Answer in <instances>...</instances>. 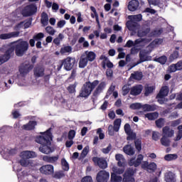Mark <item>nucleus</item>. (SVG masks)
Returning a JSON list of instances; mask_svg holds the SVG:
<instances>
[{"mask_svg": "<svg viewBox=\"0 0 182 182\" xmlns=\"http://www.w3.org/2000/svg\"><path fill=\"white\" fill-rule=\"evenodd\" d=\"M33 69V65L28 63H23L18 69L19 74H17L15 79L10 78L7 82H4L6 89H11L14 83H17L18 86H26L25 82V76H26L31 70Z\"/></svg>", "mask_w": 182, "mask_h": 182, "instance_id": "nucleus-1", "label": "nucleus"}, {"mask_svg": "<svg viewBox=\"0 0 182 182\" xmlns=\"http://www.w3.org/2000/svg\"><path fill=\"white\" fill-rule=\"evenodd\" d=\"M50 140H52V133L50 129H48L46 132H41V135L36 137V143L41 144L39 147V151L43 154H50L53 152V148L51 146Z\"/></svg>", "mask_w": 182, "mask_h": 182, "instance_id": "nucleus-2", "label": "nucleus"}, {"mask_svg": "<svg viewBox=\"0 0 182 182\" xmlns=\"http://www.w3.org/2000/svg\"><path fill=\"white\" fill-rule=\"evenodd\" d=\"M128 21L127 22V28H128L129 31H130L132 33V35H134V33H136L139 38H143V36H146L147 33L150 32V28H146L145 31L140 30V25H139V23L141 19H143V16L141 14H137V15H132L128 16Z\"/></svg>", "mask_w": 182, "mask_h": 182, "instance_id": "nucleus-3", "label": "nucleus"}, {"mask_svg": "<svg viewBox=\"0 0 182 182\" xmlns=\"http://www.w3.org/2000/svg\"><path fill=\"white\" fill-rule=\"evenodd\" d=\"M11 48H13V53L14 50H15L16 56H23V55H25V53H26L29 49V43L20 39L12 43L7 49H11Z\"/></svg>", "mask_w": 182, "mask_h": 182, "instance_id": "nucleus-4", "label": "nucleus"}, {"mask_svg": "<svg viewBox=\"0 0 182 182\" xmlns=\"http://www.w3.org/2000/svg\"><path fill=\"white\" fill-rule=\"evenodd\" d=\"M38 154L33 151H24L20 153V161L19 164L22 167H33L35 164L33 161L29 160L28 159H35Z\"/></svg>", "mask_w": 182, "mask_h": 182, "instance_id": "nucleus-5", "label": "nucleus"}, {"mask_svg": "<svg viewBox=\"0 0 182 182\" xmlns=\"http://www.w3.org/2000/svg\"><path fill=\"white\" fill-rule=\"evenodd\" d=\"M99 85V80H95L92 82H85L80 92V97H88L93 91V89Z\"/></svg>", "mask_w": 182, "mask_h": 182, "instance_id": "nucleus-6", "label": "nucleus"}, {"mask_svg": "<svg viewBox=\"0 0 182 182\" xmlns=\"http://www.w3.org/2000/svg\"><path fill=\"white\" fill-rule=\"evenodd\" d=\"M112 170L113 173H111L110 182H122L123 178H122L120 176H118L117 174H123V173H124V168L113 166Z\"/></svg>", "mask_w": 182, "mask_h": 182, "instance_id": "nucleus-7", "label": "nucleus"}, {"mask_svg": "<svg viewBox=\"0 0 182 182\" xmlns=\"http://www.w3.org/2000/svg\"><path fill=\"white\" fill-rule=\"evenodd\" d=\"M149 42H151V38H139L136 39L134 42L132 40H129L125 44V48H132V46H143L144 43H149Z\"/></svg>", "mask_w": 182, "mask_h": 182, "instance_id": "nucleus-8", "label": "nucleus"}, {"mask_svg": "<svg viewBox=\"0 0 182 182\" xmlns=\"http://www.w3.org/2000/svg\"><path fill=\"white\" fill-rule=\"evenodd\" d=\"M38 11V7L35 4H30L23 8L21 11L23 16H32Z\"/></svg>", "mask_w": 182, "mask_h": 182, "instance_id": "nucleus-9", "label": "nucleus"}, {"mask_svg": "<svg viewBox=\"0 0 182 182\" xmlns=\"http://www.w3.org/2000/svg\"><path fill=\"white\" fill-rule=\"evenodd\" d=\"M75 63H76V59L72 57H68L63 60L62 65H63L65 70H72V69H73V66H75Z\"/></svg>", "mask_w": 182, "mask_h": 182, "instance_id": "nucleus-10", "label": "nucleus"}, {"mask_svg": "<svg viewBox=\"0 0 182 182\" xmlns=\"http://www.w3.org/2000/svg\"><path fill=\"white\" fill-rule=\"evenodd\" d=\"M16 153H18V149L16 148H4L0 149V154H1L4 159H8L9 156H14V154H16Z\"/></svg>", "mask_w": 182, "mask_h": 182, "instance_id": "nucleus-11", "label": "nucleus"}, {"mask_svg": "<svg viewBox=\"0 0 182 182\" xmlns=\"http://www.w3.org/2000/svg\"><path fill=\"white\" fill-rule=\"evenodd\" d=\"M110 178V173L106 171H100L97 175V182H107Z\"/></svg>", "mask_w": 182, "mask_h": 182, "instance_id": "nucleus-12", "label": "nucleus"}, {"mask_svg": "<svg viewBox=\"0 0 182 182\" xmlns=\"http://www.w3.org/2000/svg\"><path fill=\"white\" fill-rule=\"evenodd\" d=\"M134 170L129 168L127 170L124 174V178L122 179L123 182H135L134 178Z\"/></svg>", "mask_w": 182, "mask_h": 182, "instance_id": "nucleus-13", "label": "nucleus"}, {"mask_svg": "<svg viewBox=\"0 0 182 182\" xmlns=\"http://www.w3.org/2000/svg\"><path fill=\"white\" fill-rule=\"evenodd\" d=\"M147 60H151V57L149 56L146 52L144 51H140L139 53V60L134 64L130 69H133L135 66H137V65H140V63H143V62H147Z\"/></svg>", "mask_w": 182, "mask_h": 182, "instance_id": "nucleus-14", "label": "nucleus"}, {"mask_svg": "<svg viewBox=\"0 0 182 182\" xmlns=\"http://www.w3.org/2000/svg\"><path fill=\"white\" fill-rule=\"evenodd\" d=\"M141 167L144 168V170H147L149 173H153V171H156L157 169V164H156L154 162L149 164L148 161H143L141 164Z\"/></svg>", "mask_w": 182, "mask_h": 182, "instance_id": "nucleus-15", "label": "nucleus"}, {"mask_svg": "<svg viewBox=\"0 0 182 182\" xmlns=\"http://www.w3.org/2000/svg\"><path fill=\"white\" fill-rule=\"evenodd\" d=\"M11 55H14L13 48H10L9 49H7L4 55L0 56V65H2V63H5V62H8V60L11 59Z\"/></svg>", "mask_w": 182, "mask_h": 182, "instance_id": "nucleus-16", "label": "nucleus"}, {"mask_svg": "<svg viewBox=\"0 0 182 182\" xmlns=\"http://www.w3.org/2000/svg\"><path fill=\"white\" fill-rule=\"evenodd\" d=\"M40 172L42 174H46V176H50L54 172L53 166L50 164L44 165L40 168Z\"/></svg>", "mask_w": 182, "mask_h": 182, "instance_id": "nucleus-17", "label": "nucleus"}, {"mask_svg": "<svg viewBox=\"0 0 182 182\" xmlns=\"http://www.w3.org/2000/svg\"><path fill=\"white\" fill-rule=\"evenodd\" d=\"M13 170H14V171L17 172V177H18V180H22V178H23V177H25V176H26V172H25V171H22V172L19 173L22 170V166L20 165L19 163L15 164L14 165Z\"/></svg>", "mask_w": 182, "mask_h": 182, "instance_id": "nucleus-18", "label": "nucleus"}, {"mask_svg": "<svg viewBox=\"0 0 182 182\" xmlns=\"http://www.w3.org/2000/svg\"><path fill=\"white\" fill-rule=\"evenodd\" d=\"M92 161L97 164L100 168H107V161L103 158L94 157Z\"/></svg>", "mask_w": 182, "mask_h": 182, "instance_id": "nucleus-19", "label": "nucleus"}, {"mask_svg": "<svg viewBox=\"0 0 182 182\" xmlns=\"http://www.w3.org/2000/svg\"><path fill=\"white\" fill-rule=\"evenodd\" d=\"M177 70H182V60H179L176 64H172L168 68V72L174 73Z\"/></svg>", "mask_w": 182, "mask_h": 182, "instance_id": "nucleus-20", "label": "nucleus"}, {"mask_svg": "<svg viewBox=\"0 0 182 182\" xmlns=\"http://www.w3.org/2000/svg\"><path fill=\"white\" fill-rule=\"evenodd\" d=\"M143 159H144V156L142 154H139L138 155L136 160L135 159H131L129 164V166H134V167H139V166L141 164Z\"/></svg>", "mask_w": 182, "mask_h": 182, "instance_id": "nucleus-21", "label": "nucleus"}, {"mask_svg": "<svg viewBox=\"0 0 182 182\" xmlns=\"http://www.w3.org/2000/svg\"><path fill=\"white\" fill-rule=\"evenodd\" d=\"M19 31H14L11 33H2L0 34V39L1 40H6V39H11V38H18L19 36Z\"/></svg>", "mask_w": 182, "mask_h": 182, "instance_id": "nucleus-22", "label": "nucleus"}, {"mask_svg": "<svg viewBox=\"0 0 182 182\" xmlns=\"http://www.w3.org/2000/svg\"><path fill=\"white\" fill-rule=\"evenodd\" d=\"M143 86L141 85L134 86L131 88L130 95L132 96H137L141 93Z\"/></svg>", "mask_w": 182, "mask_h": 182, "instance_id": "nucleus-23", "label": "nucleus"}, {"mask_svg": "<svg viewBox=\"0 0 182 182\" xmlns=\"http://www.w3.org/2000/svg\"><path fill=\"white\" fill-rule=\"evenodd\" d=\"M139 1L137 0H132L129 1L128 5V9L129 11H131V12H134V11H137V8H139Z\"/></svg>", "mask_w": 182, "mask_h": 182, "instance_id": "nucleus-24", "label": "nucleus"}, {"mask_svg": "<svg viewBox=\"0 0 182 182\" xmlns=\"http://www.w3.org/2000/svg\"><path fill=\"white\" fill-rule=\"evenodd\" d=\"M43 161H46V163H56L58 160H59V156H43Z\"/></svg>", "mask_w": 182, "mask_h": 182, "instance_id": "nucleus-25", "label": "nucleus"}, {"mask_svg": "<svg viewBox=\"0 0 182 182\" xmlns=\"http://www.w3.org/2000/svg\"><path fill=\"white\" fill-rule=\"evenodd\" d=\"M85 58L88 62H93L96 59V53L93 51L87 50L85 52Z\"/></svg>", "mask_w": 182, "mask_h": 182, "instance_id": "nucleus-26", "label": "nucleus"}, {"mask_svg": "<svg viewBox=\"0 0 182 182\" xmlns=\"http://www.w3.org/2000/svg\"><path fill=\"white\" fill-rule=\"evenodd\" d=\"M115 159L117 160V161H118L119 167H124L126 163V159H124V156H123L122 154H116Z\"/></svg>", "mask_w": 182, "mask_h": 182, "instance_id": "nucleus-27", "label": "nucleus"}, {"mask_svg": "<svg viewBox=\"0 0 182 182\" xmlns=\"http://www.w3.org/2000/svg\"><path fill=\"white\" fill-rule=\"evenodd\" d=\"M124 132L128 136H129L130 139H136V133L132 131V129L130 128V124H126L124 125Z\"/></svg>", "mask_w": 182, "mask_h": 182, "instance_id": "nucleus-28", "label": "nucleus"}, {"mask_svg": "<svg viewBox=\"0 0 182 182\" xmlns=\"http://www.w3.org/2000/svg\"><path fill=\"white\" fill-rule=\"evenodd\" d=\"M162 132L165 137H173L174 136V130L171 129L168 127H164Z\"/></svg>", "mask_w": 182, "mask_h": 182, "instance_id": "nucleus-29", "label": "nucleus"}, {"mask_svg": "<svg viewBox=\"0 0 182 182\" xmlns=\"http://www.w3.org/2000/svg\"><path fill=\"white\" fill-rule=\"evenodd\" d=\"M105 87H106V82H102L100 84H99V85L95 90L94 96H97V95H100V93H102V92L105 90Z\"/></svg>", "mask_w": 182, "mask_h": 182, "instance_id": "nucleus-30", "label": "nucleus"}, {"mask_svg": "<svg viewBox=\"0 0 182 182\" xmlns=\"http://www.w3.org/2000/svg\"><path fill=\"white\" fill-rule=\"evenodd\" d=\"M141 109L144 112H154L157 107L154 105L145 104L142 105Z\"/></svg>", "mask_w": 182, "mask_h": 182, "instance_id": "nucleus-31", "label": "nucleus"}, {"mask_svg": "<svg viewBox=\"0 0 182 182\" xmlns=\"http://www.w3.org/2000/svg\"><path fill=\"white\" fill-rule=\"evenodd\" d=\"M167 95H168V87L164 86L162 87L156 97H160L161 99H163V97H166Z\"/></svg>", "mask_w": 182, "mask_h": 182, "instance_id": "nucleus-32", "label": "nucleus"}, {"mask_svg": "<svg viewBox=\"0 0 182 182\" xmlns=\"http://www.w3.org/2000/svg\"><path fill=\"white\" fill-rule=\"evenodd\" d=\"M163 43V39L162 38H156L148 46V48H150L151 49H154V48H157V46H160Z\"/></svg>", "mask_w": 182, "mask_h": 182, "instance_id": "nucleus-33", "label": "nucleus"}, {"mask_svg": "<svg viewBox=\"0 0 182 182\" xmlns=\"http://www.w3.org/2000/svg\"><path fill=\"white\" fill-rule=\"evenodd\" d=\"M37 123L35 121H30L27 124H24L22 126V129L23 130H33L35 129V126H36Z\"/></svg>", "mask_w": 182, "mask_h": 182, "instance_id": "nucleus-34", "label": "nucleus"}, {"mask_svg": "<svg viewBox=\"0 0 182 182\" xmlns=\"http://www.w3.org/2000/svg\"><path fill=\"white\" fill-rule=\"evenodd\" d=\"M129 79H131V80L133 79L134 80H141V79H143V73L139 71L134 72L131 74Z\"/></svg>", "mask_w": 182, "mask_h": 182, "instance_id": "nucleus-35", "label": "nucleus"}, {"mask_svg": "<svg viewBox=\"0 0 182 182\" xmlns=\"http://www.w3.org/2000/svg\"><path fill=\"white\" fill-rule=\"evenodd\" d=\"M165 181L166 182H176V176L173 172H168L165 174Z\"/></svg>", "mask_w": 182, "mask_h": 182, "instance_id": "nucleus-36", "label": "nucleus"}, {"mask_svg": "<svg viewBox=\"0 0 182 182\" xmlns=\"http://www.w3.org/2000/svg\"><path fill=\"white\" fill-rule=\"evenodd\" d=\"M124 152L128 156H133L134 154V149L131 145H127L123 148Z\"/></svg>", "mask_w": 182, "mask_h": 182, "instance_id": "nucleus-37", "label": "nucleus"}, {"mask_svg": "<svg viewBox=\"0 0 182 182\" xmlns=\"http://www.w3.org/2000/svg\"><path fill=\"white\" fill-rule=\"evenodd\" d=\"M41 23L43 26H47L49 23V16L46 13H42L41 14Z\"/></svg>", "mask_w": 182, "mask_h": 182, "instance_id": "nucleus-38", "label": "nucleus"}, {"mask_svg": "<svg viewBox=\"0 0 182 182\" xmlns=\"http://www.w3.org/2000/svg\"><path fill=\"white\" fill-rule=\"evenodd\" d=\"M145 117L148 119V120H156L157 117H159L158 112H149L145 114Z\"/></svg>", "mask_w": 182, "mask_h": 182, "instance_id": "nucleus-39", "label": "nucleus"}, {"mask_svg": "<svg viewBox=\"0 0 182 182\" xmlns=\"http://www.w3.org/2000/svg\"><path fill=\"white\" fill-rule=\"evenodd\" d=\"M29 26H31V22H21L16 26V29H21V28H23V29H27Z\"/></svg>", "mask_w": 182, "mask_h": 182, "instance_id": "nucleus-40", "label": "nucleus"}, {"mask_svg": "<svg viewBox=\"0 0 182 182\" xmlns=\"http://www.w3.org/2000/svg\"><path fill=\"white\" fill-rule=\"evenodd\" d=\"M120 126H122V119L118 118L114 121V132H119L120 130Z\"/></svg>", "mask_w": 182, "mask_h": 182, "instance_id": "nucleus-41", "label": "nucleus"}, {"mask_svg": "<svg viewBox=\"0 0 182 182\" xmlns=\"http://www.w3.org/2000/svg\"><path fill=\"white\" fill-rule=\"evenodd\" d=\"M44 70L43 68H36L34 70V75L36 77H41L44 75Z\"/></svg>", "mask_w": 182, "mask_h": 182, "instance_id": "nucleus-42", "label": "nucleus"}, {"mask_svg": "<svg viewBox=\"0 0 182 182\" xmlns=\"http://www.w3.org/2000/svg\"><path fill=\"white\" fill-rule=\"evenodd\" d=\"M88 62L89 61L86 59V58L82 55L79 62V68H86V66H87Z\"/></svg>", "mask_w": 182, "mask_h": 182, "instance_id": "nucleus-43", "label": "nucleus"}, {"mask_svg": "<svg viewBox=\"0 0 182 182\" xmlns=\"http://www.w3.org/2000/svg\"><path fill=\"white\" fill-rule=\"evenodd\" d=\"M178 51L174 50L170 55H169V62H174L176 59H178Z\"/></svg>", "mask_w": 182, "mask_h": 182, "instance_id": "nucleus-44", "label": "nucleus"}, {"mask_svg": "<svg viewBox=\"0 0 182 182\" xmlns=\"http://www.w3.org/2000/svg\"><path fill=\"white\" fill-rule=\"evenodd\" d=\"M61 167L64 171H69V163H68L66 159H61Z\"/></svg>", "mask_w": 182, "mask_h": 182, "instance_id": "nucleus-45", "label": "nucleus"}, {"mask_svg": "<svg viewBox=\"0 0 182 182\" xmlns=\"http://www.w3.org/2000/svg\"><path fill=\"white\" fill-rule=\"evenodd\" d=\"M154 60L155 62L161 63V65H165L166 62H167V57L166 55H162L161 57L156 58Z\"/></svg>", "mask_w": 182, "mask_h": 182, "instance_id": "nucleus-46", "label": "nucleus"}, {"mask_svg": "<svg viewBox=\"0 0 182 182\" xmlns=\"http://www.w3.org/2000/svg\"><path fill=\"white\" fill-rule=\"evenodd\" d=\"M178 156H177V154H166L165 156H164V159L165 160H166V161H171L173 160H176V159L178 158Z\"/></svg>", "mask_w": 182, "mask_h": 182, "instance_id": "nucleus-47", "label": "nucleus"}, {"mask_svg": "<svg viewBox=\"0 0 182 182\" xmlns=\"http://www.w3.org/2000/svg\"><path fill=\"white\" fill-rule=\"evenodd\" d=\"M154 89H156V86H146L145 87V96H149L151 93H153L154 91Z\"/></svg>", "mask_w": 182, "mask_h": 182, "instance_id": "nucleus-48", "label": "nucleus"}, {"mask_svg": "<svg viewBox=\"0 0 182 182\" xmlns=\"http://www.w3.org/2000/svg\"><path fill=\"white\" fill-rule=\"evenodd\" d=\"M161 143L162 146H165V147H168L170 146V139L165 136L161 139Z\"/></svg>", "mask_w": 182, "mask_h": 182, "instance_id": "nucleus-49", "label": "nucleus"}, {"mask_svg": "<svg viewBox=\"0 0 182 182\" xmlns=\"http://www.w3.org/2000/svg\"><path fill=\"white\" fill-rule=\"evenodd\" d=\"M71 52H72V47L69 46L63 47L60 50V53H62L63 55L65 53H70Z\"/></svg>", "mask_w": 182, "mask_h": 182, "instance_id": "nucleus-50", "label": "nucleus"}, {"mask_svg": "<svg viewBox=\"0 0 182 182\" xmlns=\"http://www.w3.org/2000/svg\"><path fill=\"white\" fill-rule=\"evenodd\" d=\"M164 123H166V121L163 118H160L156 121V125L159 129H161L164 126Z\"/></svg>", "mask_w": 182, "mask_h": 182, "instance_id": "nucleus-51", "label": "nucleus"}, {"mask_svg": "<svg viewBox=\"0 0 182 182\" xmlns=\"http://www.w3.org/2000/svg\"><path fill=\"white\" fill-rule=\"evenodd\" d=\"M46 32H47L48 35H51L52 36H53V35L56 33V30H55V28H53V27L52 26H47L46 28Z\"/></svg>", "mask_w": 182, "mask_h": 182, "instance_id": "nucleus-52", "label": "nucleus"}, {"mask_svg": "<svg viewBox=\"0 0 182 182\" xmlns=\"http://www.w3.org/2000/svg\"><path fill=\"white\" fill-rule=\"evenodd\" d=\"M141 107L142 105L139 102L133 103L130 105V109H132L133 110H138L139 109H141Z\"/></svg>", "mask_w": 182, "mask_h": 182, "instance_id": "nucleus-53", "label": "nucleus"}, {"mask_svg": "<svg viewBox=\"0 0 182 182\" xmlns=\"http://www.w3.org/2000/svg\"><path fill=\"white\" fill-rule=\"evenodd\" d=\"M163 33V30L161 28L154 30L151 34L150 36H159V35H161Z\"/></svg>", "mask_w": 182, "mask_h": 182, "instance_id": "nucleus-54", "label": "nucleus"}, {"mask_svg": "<svg viewBox=\"0 0 182 182\" xmlns=\"http://www.w3.org/2000/svg\"><path fill=\"white\" fill-rule=\"evenodd\" d=\"M134 143L136 150H138V151H141V141L137 139Z\"/></svg>", "mask_w": 182, "mask_h": 182, "instance_id": "nucleus-55", "label": "nucleus"}, {"mask_svg": "<svg viewBox=\"0 0 182 182\" xmlns=\"http://www.w3.org/2000/svg\"><path fill=\"white\" fill-rule=\"evenodd\" d=\"M129 92H130V87H129V85H124L122 87L123 96H126V95H127V93H129Z\"/></svg>", "mask_w": 182, "mask_h": 182, "instance_id": "nucleus-56", "label": "nucleus"}, {"mask_svg": "<svg viewBox=\"0 0 182 182\" xmlns=\"http://www.w3.org/2000/svg\"><path fill=\"white\" fill-rule=\"evenodd\" d=\"M114 127L113 125L110 124L108 127V134L109 136H114Z\"/></svg>", "mask_w": 182, "mask_h": 182, "instance_id": "nucleus-57", "label": "nucleus"}, {"mask_svg": "<svg viewBox=\"0 0 182 182\" xmlns=\"http://www.w3.org/2000/svg\"><path fill=\"white\" fill-rule=\"evenodd\" d=\"M76 136V132L75 130H70L68 133V139L69 140H73L75 136Z\"/></svg>", "mask_w": 182, "mask_h": 182, "instance_id": "nucleus-58", "label": "nucleus"}, {"mask_svg": "<svg viewBox=\"0 0 182 182\" xmlns=\"http://www.w3.org/2000/svg\"><path fill=\"white\" fill-rule=\"evenodd\" d=\"M89 146H86L81 153V156L84 158L85 156H87V153H89Z\"/></svg>", "mask_w": 182, "mask_h": 182, "instance_id": "nucleus-59", "label": "nucleus"}, {"mask_svg": "<svg viewBox=\"0 0 182 182\" xmlns=\"http://www.w3.org/2000/svg\"><path fill=\"white\" fill-rule=\"evenodd\" d=\"M44 37L45 34H43V33H39L33 36V39H35V41H40V39H43V38Z\"/></svg>", "mask_w": 182, "mask_h": 182, "instance_id": "nucleus-60", "label": "nucleus"}, {"mask_svg": "<svg viewBox=\"0 0 182 182\" xmlns=\"http://www.w3.org/2000/svg\"><path fill=\"white\" fill-rule=\"evenodd\" d=\"M148 2L149 5H154V6L160 4V0H148Z\"/></svg>", "mask_w": 182, "mask_h": 182, "instance_id": "nucleus-61", "label": "nucleus"}, {"mask_svg": "<svg viewBox=\"0 0 182 182\" xmlns=\"http://www.w3.org/2000/svg\"><path fill=\"white\" fill-rule=\"evenodd\" d=\"M76 89V84L71 85L68 87V90L70 93H75Z\"/></svg>", "mask_w": 182, "mask_h": 182, "instance_id": "nucleus-62", "label": "nucleus"}, {"mask_svg": "<svg viewBox=\"0 0 182 182\" xmlns=\"http://www.w3.org/2000/svg\"><path fill=\"white\" fill-rule=\"evenodd\" d=\"M81 182H93V179H92V176H87L82 178Z\"/></svg>", "mask_w": 182, "mask_h": 182, "instance_id": "nucleus-63", "label": "nucleus"}, {"mask_svg": "<svg viewBox=\"0 0 182 182\" xmlns=\"http://www.w3.org/2000/svg\"><path fill=\"white\" fill-rule=\"evenodd\" d=\"M159 137H160V133L157 132H153L152 133L153 140H155V141H157V140H159Z\"/></svg>", "mask_w": 182, "mask_h": 182, "instance_id": "nucleus-64", "label": "nucleus"}]
</instances>
